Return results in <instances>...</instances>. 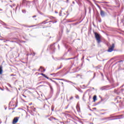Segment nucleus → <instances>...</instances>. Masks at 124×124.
Listing matches in <instances>:
<instances>
[{
  "label": "nucleus",
  "instance_id": "obj_24",
  "mask_svg": "<svg viewBox=\"0 0 124 124\" xmlns=\"http://www.w3.org/2000/svg\"><path fill=\"white\" fill-rule=\"evenodd\" d=\"M71 59H72V58H69V60H71Z\"/></svg>",
  "mask_w": 124,
  "mask_h": 124
},
{
  "label": "nucleus",
  "instance_id": "obj_12",
  "mask_svg": "<svg viewBox=\"0 0 124 124\" xmlns=\"http://www.w3.org/2000/svg\"><path fill=\"white\" fill-rule=\"evenodd\" d=\"M101 90H102V91H103V90H105V87L101 88Z\"/></svg>",
  "mask_w": 124,
  "mask_h": 124
},
{
  "label": "nucleus",
  "instance_id": "obj_23",
  "mask_svg": "<svg viewBox=\"0 0 124 124\" xmlns=\"http://www.w3.org/2000/svg\"><path fill=\"white\" fill-rule=\"evenodd\" d=\"M55 13H57H57H58V12L55 11Z\"/></svg>",
  "mask_w": 124,
  "mask_h": 124
},
{
  "label": "nucleus",
  "instance_id": "obj_28",
  "mask_svg": "<svg viewBox=\"0 0 124 124\" xmlns=\"http://www.w3.org/2000/svg\"><path fill=\"white\" fill-rule=\"evenodd\" d=\"M53 82H54L55 83L56 82L55 81H53Z\"/></svg>",
  "mask_w": 124,
  "mask_h": 124
},
{
  "label": "nucleus",
  "instance_id": "obj_7",
  "mask_svg": "<svg viewBox=\"0 0 124 124\" xmlns=\"http://www.w3.org/2000/svg\"><path fill=\"white\" fill-rule=\"evenodd\" d=\"M41 75L44 76V77H45V78H46V79H49V78H48L45 74H44L43 73H41Z\"/></svg>",
  "mask_w": 124,
  "mask_h": 124
},
{
  "label": "nucleus",
  "instance_id": "obj_1",
  "mask_svg": "<svg viewBox=\"0 0 124 124\" xmlns=\"http://www.w3.org/2000/svg\"><path fill=\"white\" fill-rule=\"evenodd\" d=\"M94 34L95 35V38H96V40L98 44L101 42V36L100 34H98L97 32H94Z\"/></svg>",
  "mask_w": 124,
  "mask_h": 124
},
{
  "label": "nucleus",
  "instance_id": "obj_15",
  "mask_svg": "<svg viewBox=\"0 0 124 124\" xmlns=\"http://www.w3.org/2000/svg\"><path fill=\"white\" fill-rule=\"evenodd\" d=\"M35 17H36V16H32V18H35Z\"/></svg>",
  "mask_w": 124,
  "mask_h": 124
},
{
  "label": "nucleus",
  "instance_id": "obj_19",
  "mask_svg": "<svg viewBox=\"0 0 124 124\" xmlns=\"http://www.w3.org/2000/svg\"><path fill=\"white\" fill-rule=\"evenodd\" d=\"M23 96H24V97H27V96H26L25 95H23Z\"/></svg>",
  "mask_w": 124,
  "mask_h": 124
},
{
  "label": "nucleus",
  "instance_id": "obj_2",
  "mask_svg": "<svg viewBox=\"0 0 124 124\" xmlns=\"http://www.w3.org/2000/svg\"><path fill=\"white\" fill-rule=\"evenodd\" d=\"M114 48H115V44H112V45L110 46H109V47L108 48V51L110 52H112V51L114 50Z\"/></svg>",
  "mask_w": 124,
  "mask_h": 124
},
{
  "label": "nucleus",
  "instance_id": "obj_13",
  "mask_svg": "<svg viewBox=\"0 0 124 124\" xmlns=\"http://www.w3.org/2000/svg\"><path fill=\"white\" fill-rule=\"evenodd\" d=\"M97 7H98L99 8V9H100V6L99 5H97Z\"/></svg>",
  "mask_w": 124,
  "mask_h": 124
},
{
  "label": "nucleus",
  "instance_id": "obj_25",
  "mask_svg": "<svg viewBox=\"0 0 124 124\" xmlns=\"http://www.w3.org/2000/svg\"><path fill=\"white\" fill-rule=\"evenodd\" d=\"M46 106H47V105H45V106H44V107H45Z\"/></svg>",
  "mask_w": 124,
  "mask_h": 124
},
{
  "label": "nucleus",
  "instance_id": "obj_3",
  "mask_svg": "<svg viewBox=\"0 0 124 124\" xmlns=\"http://www.w3.org/2000/svg\"><path fill=\"white\" fill-rule=\"evenodd\" d=\"M19 120V117H15L14 120H13V124H16V123L18 122V120Z\"/></svg>",
  "mask_w": 124,
  "mask_h": 124
},
{
  "label": "nucleus",
  "instance_id": "obj_27",
  "mask_svg": "<svg viewBox=\"0 0 124 124\" xmlns=\"http://www.w3.org/2000/svg\"><path fill=\"white\" fill-rule=\"evenodd\" d=\"M53 119H54V120H56V119L55 118H54Z\"/></svg>",
  "mask_w": 124,
  "mask_h": 124
},
{
  "label": "nucleus",
  "instance_id": "obj_22",
  "mask_svg": "<svg viewBox=\"0 0 124 124\" xmlns=\"http://www.w3.org/2000/svg\"><path fill=\"white\" fill-rule=\"evenodd\" d=\"M0 11H2V9H0Z\"/></svg>",
  "mask_w": 124,
  "mask_h": 124
},
{
  "label": "nucleus",
  "instance_id": "obj_5",
  "mask_svg": "<svg viewBox=\"0 0 124 124\" xmlns=\"http://www.w3.org/2000/svg\"><path fill=\"white\" fill-rule=\"evenodd\" d=\"M2 72H3V70H2V66H0V75L2 74Z\"/></svg>",
  "mask_w": 124,
  "mask_h": 124
},
{
  "label": "nucleus",
  "instance_id": "obj_8",
  "mask_svg": "<svg viewBox=\"0 0 124 124\" xmlns=\"http://www.w3.org/2000/svg\"><path fill=\"white\" fill-rule=\"evenodd\" d=\"M93 100L94 102L95 101V100H96V95H94L93 97Z\"/></svg>",
  "mask_w": 124,
  "mask_h": 124
},
{
  "label": "nucleus",
  "instance_id": "obj_20",
  "mask_svg": "<svg viewBox=\"0 0 124 124\" xmlns=\"http://www.w3.org/2000/svg\"><path fill=\"white\" fill-rule=\"evenodd\" d=\"M35 55V53H33V56H34Z\"/></svg>",
  "mask_w": 124,
  "mask_h": 124
},
{
  "label": "nucleus",
  "instance_id": "obj_32",
  "mask_svg": "<svg viewBox=\"0 0 124 124\" xmlns=\"http://www.w3.org/2000/svg\"><path fill=\"white\" fill-rule=\"evenodd\" d=\"M49 22H52V21H49Z\"/></svg>",
  "mask_w": 124,
  "mask_h": 124
},
{
  "label": "nucleus",
  "instance_id": "obj_9",
  "mask_svg": "<svg viewBox=\"0 0 124 124\" xmlns=\"http://www.w3.org/2000/svg\"><path fill=\"white\" fill-rule=\"evenodd\" d=\"M48 19H46V21H43L42 23H41V25H42V24H46V22H47V21H48Z\"/></svg>",
  "mask_w": 124,
  "mask_h": 124
},
{
  "label": "nucleus",
  "instance_id": "obj_30",
  "mask_svg": "<svg viewBox=\"0 0 124 124\" xmlns=\"http://www.w3.org/2000/svg\"><path fill=\"white\" fill-rule=\"evenodd\" d=\"M53 110H54L53 109H52V110L53 111Z\"/></svg>",
  "mask_w": 124,
  "mask_h": 124
},
{
  "label": "nucleus",
  "instance_id": "obj_21",
  "mask_svg": "<svg viewBox=\"0 0 124 124\" xmlns=\"http://www.w3.org/2000/svg\"><path fill=\"white\" fill-rule=\"evenodd\" d=\"M61 83L62 85V86H63V82H61Z\"/></svg>",
  "mask_w": 124,
  "mask_h": 124
},
{
  "label": "nucleus",
  "instance_id": "obj_6",
  "mask_svg": "<svg viewBox=\"0 0 124 124\" xmlns=\"http://www.w3.org/2000/svg\"><path fill=\"white\" fill-rule=\"evenodd\" d=\"M45 69L43 68V67H40V69H39V71H41V72H42V71H45Z\"/></svg>",
  "mask_w": 124,
  "mask_h": 124
},
{
  "label": "nucleus",
  "instance_id": "obj_4",
  "mask_svg": "<svg viewBox=\"0 0 124 124\" xmlns=\"http://www.w3.org/2000/svg\"><path fill=\"white\" fill-rule=\"evenodd\" d=\"M100 15L102 17L105 16V12L102 10H100Z\"/></svg>",
  "mask_w": 124,
  "mask_h": 124
},
{
  "label": "nucleus",
  "instance_id": "obj_10",
  "mask_svg": "<svg viewBox=\"0 0 124 124\" xmlns=\"http://www.w3.org/2000/svg\"><path fill=\"white\" fill-rule=\"evenodd\" d=\"M36 26H37V25L31 26H28V28H32V27H35Z\"/></svg>",
  "mask_w": 124,
  "mask_h": 124
},
{
  "label": "nucleus",
  "instance_id": "obj_26",
  "mask_svg": "<svg viewBox=\"0 0 124 124\" xmlns=\"http://www.w3.org/2000/svg\"><path fill=\"white\" fill-rule=\"evenodd\" d=\"M67 2H68V0H67Z\"/></svg>",
  "mask_w": 124,
  "mask_h": 124
},
{
  "label": "nucleus",
  "instance_id": "obj_14",
  "mask_svg": "<svg viewBox=\"0 0 124 124\" xmlns=\"http://www.w3.org/2000/svg\"><path fill=\"white\" fill-rule=\"evenodd\" d=\"M70 100L73 99V97L71 96V97L70 98Z\"/></svg>",
  "mask_w": 124,
  "mask_h": 124
},
{
  "label": "nucleus",
  "instance_id": "obj_29",
  "mask_svg": "<svg viewBox=\"0 0 124 124\" xmlns=\"http://www.w3.org/2000/svg\"><path fill=\"white\" fill-rule=\"evenodd\" d=\"M55 23H57V21H55Z\"/></svg>",
  "mask_w": 124,
  "mask_h": 124
},
{
  "label": "nucleus",
  "instance_id": "obj_11",
  "mask_svg": "<svg viewBox=\"0 0 124 124\" xmlns=\"http://www.w3.org/2000/svg\"><path fill=\"white\" fill-rule=\"evenodd\" d=\"M58 80H61L62 81H65V80H64L63 78H59V79H58Z\"/></svg>",
  "mask_w": 124,
  "mask_h": 124
},
{
  "label": "nucleus",
  "instance_id": "obj_17",
  "mask_svg": "<svg viewBox=\"0 0 124 124\" xmlns=\"http://www.w3.org/2000/svg\"><path fill=\"white\" fill-rule=\"evenodd\" d=\"M16 76L15 75H13V74L11 75V76Z\"/></svg>",
  "mask_w": 124,
  "mask_h": 124
},
{
  "label": "nucleus",
  "instance_id": "obj_18",
  "mask_svg": "<svg viewBox=\"0 0 124 124\" xmlns=\"http://www.w3.org/2000/svg\"><path fill=\"white\" fill-rule=\"evenodd\" d=\"M50 89H51V90H52V86H51V85H50Z\"/></svg>",
  "mask_w": 124,
  "mask_h": 124
},
{
  "label": "nucleus",
  "instance_id": "obj_16",
  "mask_svg": "<svg viewBox=\"0 0 124 124\" xmlns=\"http://www.w3.org/2000/svg\"><path fill=\"white\" fill-rule=\"evenodd\" d=\"M76 98H79V96H76Z\"/></svg>",
  "mask_w": 124,
  "mask_h": 124
},
{
  "label": "nucleus",
  "instance_id": "obj_31",
  "mask_svg": "<svg viewBox=\"0 0 124 124\" xmlns=\"http://www.w3.org/2000/svg\"><path fill=\"white\" fill-rule=\"evenodd\" d=\"M30 105H31V104H30Z\"/></svg>",
  "mask_w": 124,
  "mask_h": 124
}]
</instances>
